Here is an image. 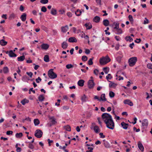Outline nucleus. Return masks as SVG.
Returning <instances> with one entry per match:
<instances>
[{"label": "nucleus", "instance_id": "nucleus-37", "mask_svg": "<svg viewBox=\"0 0 152 152\" xmlns=\"http://www.w3.org/2000/svg\"><path fill=\"white\" fill-rule=\"evenodd\" d=\"M23 134L22 133H17L15 134V137L17 138H20L23 136Z\"/></svg>", "mask_w": 152, "mask_h": 152}, {"label": "nucleus", "instance_id": "nucleus-54", "mask_svg": "<svg viewBox=\"0 0 152 152\" xmlns=\"http://www.w3.org/2000/svg\"><path fill=\"white\" fill-rule=\"evenodd\" d=\"M119 24L118 23H115V27L114 28L115 29H117L119 28Z\"/></svg>", "mask_w": 152, "mask_h": 152}, {"label": "nucleus", "instance_id": "nucleus-22", "mask_svg": "<svg viewBox=\"0 0 152 152\" xmlns=\"http://www.w3.org/2000/svg\"><path fill=\"white\" fill-rule=\"evenodd\" d=\"M103 141L104 142V146L107 148H110V146L109 143L107 141H106L105 140H103Z\"/></svg>", "mask_w": 152, "mask_h": 152}, {"label": "nucleus", "instance_id": "nucleus-46", "mask_svg": "<svg viewBox=\"0 0 152 152\" xmlns=\"http://www.w3.org/2000/svg\"><path fill=\"white\" fill-rule=\"evenodd\" d=\"M28 147L31 149H33L34 148V145L31 143V142H28Z\"/></svg>", "mask_w": 152, "mask_h": 152}, {"label": "nucleus", "instance_id": "nucleus-41", "mask_svg": "<svg viewBox=\"0 0 152 152\" xmlns=\"http://www.w3.org/2000/svg\"><path fill=\"white\" fill-rule=\"evenodd\" d=\"M64 128L66 130L70 131L71 130V127L69 125H67L64 126Z\"/></svg>", "mask_w": 152, "mask_h": 152}, {"label": "nucleus", "instance_id": "nucleus-26", "mask_svg": "<svg viewBox=\"0 0 152 152\" xmlns=\"http://www.w3.org/2000/svg\"><path fill=\"white\" fill-rule=\"evenodd\" d=\"M101 101H105L107 100V99L105 98V94H102L101 96Z\"/></svg>", "mask_w": 152, "mask_h": 152}, {"label": "nucleus", "instance_id": "nucleus-17", "mask_svg": "<svg viewBox=\"0 0 152 152\" xmlns=\"http://www.w3.org/2000/svg\"><path fill=\"white\" fill-rule=\"evenodd\" d=\"M26 13H23L20 16V19L23 21H25L26 19Z\"/></svg>", "mask_w": 152, "mask_h": 152}, {"label": "nucleus", "instance_id": "nucleus-8", "mask_svg": "<svg viewBox=\"0 0 152 152\" xmlns=\"http://www.w3.org/2000/svg\"><path fill=\"white\" fill-rule=\"evenodd\" d=\"M41 47L42 49L47 50L49 48V45L48 44L43 43L41 45Z\"/></svg>", "mask_w": 152, "mask_h": 152}, {"label": "nucleus", "instance_id": "nucleus-55", "mask_svg": "<svg viewBox=\"0 0 152 152\" xmlns=\"http://www.w3.org/2000/svg\"><path fill=\"white\" fill-rule=\"evenodd\" d=\"M130 101L129 99H126L124 101V103L125 104H128Z\"/></svg>", "mask_w": 152, "mask_h": 152}, {"label": "nucleus", "instance_id": "nucleus-59", "mask_svg": "<svg viewBox=\"0 0 152 152\" xmlns=\"http://www.w3.org/2000/svg\"><path fill=\"white\" fill-rule=\"evenodd\" d=\"M141 41V40L140 39H137L136 40H134V42L137 43H140Z\"/></svg>", "mask_w": 152, "mask_h": 152}, {"label": "nucleus", "instance_id": "nucleus-30", "mask_svg": "<svg viewBox=\"0 0 152 152\" xmlns=\"http://www.w3.org/2000/svg\"><path fill=\"white\" fill-rule=\"evenodd\" d=\"M51 13L53 15H55L57 14L56 10L53 8L51 11Z\"/></svg>", "mask_w": 152, "mask_h": 152}, {"label": "nucleus", "instance_id": "nucleus-62", "mask_svg": "<svg viewBox=\"0 0 152 152\" xmlns=\"http://www.w3.org/2000/svg\"><path fill=\"white\" fill-rule=\"evenodd\" d=\"M48 143L49 144V146H50L51 145L50 143H52L53 142V141L52 140H50V139H48Z\"/></svg>", "mask_w": 152, "mask_h": 152}, {"label": "nucleus", "instance_id": "nucleus-63", "mask_svg": "<svg viewBox=\"0 0 152 152\" xmlns=\"http://www.w3.org/2000/svg\"><path fill=\"white\" fill-rule=\"evenodd\" d=\"M137 118L136 117H135L134 119V122H132V123L133 124H136L137 123Z\"/></svg>", "mask_w": 152, "mask_h": 152}, {"label": "nucleus", "instance_id": "nucleus-15", "mask_svg": "<svg viewBox=\"0 0 152 152\" xmlns=\"http://www.w3.org/2000/svg\"><path fill=\"white\" fill-rule=\"evenodd\" d=\"M85 26L87 30L90 29L92 28V25L90 23H86Z\"/></svg>", "mask_w": 152, "mask_h": 152}, {"label": "nucleus", "instance_id": "nucleus-23", "mask_svg": "<svg viewBox=\"0 0 152 152\" xmlns=\"http://www.w3.org/2000/svg\"><path fill=\"white\" fill-rule=\"evenodd\" d=\"M103 24L105 26L109 25V22L107 19H104L103 21Z\"/></svg>", "mask_w": 152, "mask_h": 152}, {"label": "nucleus", "instance_id": "nucleus-33", "mask_svg": "<svg viewBox=\"0 0 152 152\" xmlns=\"http://www.w3.org/2000/svg\"><path fill=\"white\" fill-rule=\"evenodd\" d=\"M81 13H82L81 11L79 9L77 10V11H76L75 12V15L77 16H80L81 15Z\"/></svg>", "mask_w": 152, "mask_h": 152}, {"label": "nucleus", "instance_id": "nucleus-43", "mask_svg": "<svg viewBox=\"0 0 152 152\" xmlns=\"http://www.w3.org/2000/svg\"><path fill=\"white\" fill-rule=\"evenodd\" d=\"M115 93L112 91H110L109 93V96L110 98H113L115 96Z\"/></svg>", "mask_w": 152, "mask_h": 152}, {"label": "nucleus", "instance_id": "nucleus-25", "mask_svg": "<svg viewBox=\"0 0 152 152\" xmlns=\"http://www.w3.org/2000/svg\"><path fill=\"white\" fill-rule=\"evenodd\" d=\"M125 39L127 41H129V42H131L133 41V39L129 36H126Z\"/></svg>", "mask_w": 152, "mask_h": 152}, {"label": "nucleus", "instance_id": "nucleus-32", "mask_svg": "<svg viewBox=\"0 0 152 152\" xmlns=\"http://www.w3.org/2000/svg\"><path fill=\"white\" fill-rule=\"evenodd\" d=\"M99 130V127L97 126H95L94 128V130L96 133H98Z\"/></svg>", "mask_w": 152, "mask_h": 152}, {"label": "nucleus", "instance_id": "nucleus-58", "mask_svg": "<svg viewBox=\"0 0 152 152\" xmlns=\"http://www.w3.org/2000/svg\"><path fill=\"white\" fill-rule=\"evenodd\" d=\"M13 133V132L12 131H8L6 132V134L7 135L10 134H12Z\"/></svg>", "mask_w": 152, "mask_h": 152}, {"label": "nucleus", "instance_id": "nucleus-18", "mask_svg": "<svg viewBox=\"0 0 152 152\" xmlns=\"http://www.w3.org/2000/svg\"><path fill=\"white\" fill-rule=\"evenodd\" d=\"M68 45L67 43L65 41L63 42L61 44V47L64 49L66 48Z\"/></svg>", "mask_w": 152, "mask_h": 152}, {"label": "nucleus", "instance_id": "nucleus-3", "mask_svg": "<svg viewBox=\"0 0 152 152\" xmlns=\"http://www.w3.org/2000/svg\"><path fill=\"white\" fill-rule=\"evenodd\" d=\"M137 61V58L135 57H132L129 59V65L130 66H134Z\"/></svg>", "mask_w": 152, "mask_h": 152}, {"label": "nucleus", "instance_id": "nucleus-53", "mask_svg": "<svg viewBox=\"0 0 152 152\" xmlns=\"http://www.w3.org/2000/svg\"><path fill=\"white\" fill-rule=\"evenodd\" d=\"M26 74L28 75L29 76V77H31L32 76V75H33V73L32 72H26Z\"/></svg>", "mask_w": 152, "mask_h": 152}, {"label": "nucleus", "instance_id": "nucleus-50", "mask_svg": "<svg viewBox=\"0 0 152 152\" xmlns=\"http://www.w3.org/2000/svg\"><path fill=\"white\" fill-rule=\"evenodd\" d=\"M145 20L144 21L143 23L144 24L148 23H149V20L147 19L146 18H145Z\"/></svg>", "mask_w": 152, "mask_h": 152}, {"label": "nucleus", "instance_id": "nucleus-35", "mask_svg": "<svg viewBox=\"0 0 152 152\" xmlns=\"http://www.w3.org/2000/svg\"><path fill=\"white\" fill-rule=\"evenodd\" d=\"M9 71V69L7 66H5L3 68V71L4 73L6 74Z\"/></svg>", "mask_w": 152, "mask_h": 152}, {"label": "nucleus", "instance_id": "nucleus-7", "mask_svg": "<svg viewBox=\"0 0 152 152\" xmlns=\"http://www.w3.org/2000/svg\"><path fill=\"white\" fill-rule=\"evenodd\" d=\"M49 118L51 123V124H50V126H51L52 125L55 124L56 123L55 119L53 116L50 117H49Z\"/></svg>", "mask_w": 152, "mask_h": 152}, {"label": "nucleus", "instance_id": "nucleus-19", "mask_svg": "<svg viewBox=\"0 0 152 152\" xmlns=\"http://www.w3.org/2000/svg\"><path fill=\"white\" fill-rule=\"evenodd\" d=\"M88 99V98L85 94H83L81 97V100L83 102H86Z\"/></svg>", "mask_w": 152, "mask_h": 152}, {"label": "nucleus", "instance_id": "nucleus-40", "mask_svg": "<svg viewBox=\"0 0 152 152\" xmlns=\"http://www.w3.org/2000/svg\"><path fill=\"white\" fill-rule=\"evenodd\" d=\"M24 34H26L27 36L28 37L31 36L32 35V33L28 31H26Z\"/></svg>", "mask_w": 152, "mask_h": 152}, {"label": "nucleus", "instance_id": "nucleus-38", "mask_svg": "<svg viewBox=\"0 0 152 152\" xmlns=\"http://www.w3.org/2000/svg\"><path fill=\"white\" fill-rule=\"evenodd\" d=\"M128 18L129 20L132 23H133L134 20L132 16L131 15H129L128 16Z\"/></svg>", "mask_w": 152, "mask_h": 152}, {"label": "nucleus", "instance_id": "nucleus-31", "mask_svg": "<svg viewBox=\"0 0 152 152\" xmlns=\"http://www.w3.org/2000/svg\"><path fill=\"white\" fill-rule=\"evenodd\" d=\"M44 61L47 62H48L49 61V56L47 55L45 56L44 58Z\"/></svg>", "mask_w": 152, "mask_h": 152}, {"label": "nucleus", "instance_id": "nucleus-49", "mask_svg": "<svg viewBox=\"0 0 152 152\" xmlns=\"http://www.w3.org/2000/svg\"><path fill=\"white\" fill-rule=\"evenodd\" d=\"M73 66L71 64H68L66 66V68L68 69H69L71 68H72Z\"/></svg>", "mask_w": 152, "mask_h": 152}, {"label": "nucleus", "instance_id": "nucleus-5", "mask_svg": "<svg viewBox=\"0 0 152 152\" xmlns=\"http://www.w3.org/2000/svg\"><path fill=\"white\" fill-rule=\"evenodd\" d=\"M42 134L43 132L41 130L37 129L35 132L34 135L37 138H40L42 137Z\"/></svg>", "mask_w": 152, "mask_h": 152}, {"label": "nucleus", "instance_id": "nucleus-1", "mask_svg": "<svg viewBox=\"0 0 152 152\" xmlns=\"http://www.w3.org/2000/svg\"><path fill=\"white\" fill-rule=\"evenodd\" d=\"M102 118L107 128L112 130L114 129L115 124L110 115L104 113L102 115Z\"/></svg>", "mask_w": 152, "mask_h": 152}, {"label": "nucleus", "instance_id": "nucleus-48", "mask_svg": "<svg viewBox=\"0 0 152 152\" xmlns=\"http://www.w3.org/2000/svg\"><path fill=\"white\" fill-rule=\"evenodd\" d=\"M48 2V0H41L40 1L41 3L43 4H46Z\"/></svg>", "mask_w": 152, "mask_h": 152}, {"label": "nucleus", "instance_id": "nucleus-21", "mask_svg": "<svg viewBox=\"0 0 152 152\" xmlns=\"http://www.w3.org/2000/svg\"><path fill=\"white\" fill-rule=\"evenodd\" d=\"M110 82L109 84V87L110 88H115L117 86V84L112 81H109Z\"/></svg>", "mask_w": 152, "mask_h": 152}, {"label": "nucleus", "instance_id": "nucleus-13", "mask_svg": "<svg viewBox=\"0 0 152 152\" xmlns=\"http://www.w3.org/2000/svg\"><path fill=\"white\" fill-rule=\"evenodd\" d=\"M68 28V26L67 25L64 26L62 27L61 28V31L64 33H65L67 31Z\"/></svg>", "mask_w": 152, "mask_h": 152}, {"label": "nucleus", "instance_id": "nucleus-57", "mask_svg": "<svg viewBox=\"0 0 152 152\" xmlns=\"http://www.w3.org/2000/svg\"><path fill=\"white\" fill-rule=\"evenodd\" d=\"M98 72L99 70L97 69H95L94 71V74L96 75H98Z\"/></svg>", "mask_w": 152, "mask_h": 152}, {"label": "nucleus", "instance_id": "nucleus-45", "mask_svg": "<svg viewBox=\"0 0 152 152\" xmlns=\"http://www.w3.org/2000/svg\"><path fill=\"white\" fill-rule=\"evenodd\" d=\"M27 79H28V76L26 75H24L22 77V80L23 82H26Z\"/></svg>", "mask_w": 152, "mask_h": 152}, {"label": "nucleus", "instance_id": "nucleus-24", "mask_svg": "<svg viewBox=\"0 0 152 152\" xmlns=\"http://www.w3.org/2000/svg\"><path fill=\"white\" fill-rule=\"evenodd\" d=\"M7 42L5 41L3 39H1L0 40V44L2 46L6 45L7 44Z\"/></svg>", "mask_w": 152, "mask_h": 152}, {"label": "nucleus", "instance_id": "nucleus-61", "mask_svg": "<svg viewBox=\"0 0 152 152\" xmlns=\"http://www.w3.org/2000/svg\"><path fill=\"white\" fill-rule=\"evenodd\" d=\"M90 52V51L88 49H86L85 53L87 54H89Z\"/></svg>", "mask_w": 152, "mask_h": 152}, {"label": "nucleus", "instance_id": "nucleus-36", "mask_svg": "<svg viewBox=\"0 0 152 152\" xmlns=\"http://www.w3.org/2000/svg\"><path fill=\"white\" fill-rule=\"evenodd\" d=\"M34 122L35 126H37L39 124V121L38 119H35Z\"/></svg>", "mask_w": 152, "mask_h": 152}, {"label": "nucleus", "instance_id": "nucleus-60", "mask_svg": "<svg viewBox=\"0 0 152 152\" xmlns=\"http://www.w3.org/2000/svg\"><path fill=\"white\" fill-rule=\"evenodd\" d=\"M98 123L100 126L102 125V122L100 121V117H98L97 118Z\"/></svg>", "mask_w": 152, "mask_h": 152}, {"label": "nucleus", "instance_id": "nucleus-64", "mask_svg": "<svg viewBox=\"0 0 152 152\" xmlns=\"http://www.w3.org/2000/svg\"><path fill=\"white\" fill-rule=\"evenodd\" d=\"M24 7L23 6V5H21L20 6V10L22 12L24 10Z\"/></svg>", "mask_w": 152, "mask_h": 152}, {"label": "nucleus", "instance_id": "nucleus-4", "mask_svg": "<svg viewBox=\"0 0 152 152\" xmlns=\"http://www.w3.org/2000/svg\"><path fill=\"white\" fill-rule=\"evenodd\" d=\"M53 69H50L48 72V75L49 77L51 79H55L57 77V74L53 72Z\"/></svg>", "mask_w": 152, "mask_h": 152}, {"label": "nucleus", "instance_id": "nucleus-11", "mask_svg": "<svg viewBox=\"0 0 152 152\" xmlns=\"http://www.w3.org/2000/svg\"><path fill=\"white\" fill-rule=\"evenodd\" d=\"M9 56L10 57H16L17 56V55L13 52V50H10L9 51Z\"/></svg>", "mask_w": 152, "mask_h": 152}, {"label": "nucleus", "instance_id": "nucleus-52", "mask_svg": "<svg viewBox=\"0 0 152 152\" xmlns=\"http://www.w3.org/2000/svg\"><path fill=\"white\" fill-rule=\"evenodd\" d=\"M147 67L148 68L152 69V64H148L147 65Z\"/></svg>", "mask_w": 152, "mask_h": 152}, {"label": "nucleus", "instance_id": "nucleus-29", "mask_svg": "<svg viewBox=\"0 0 152 152\" xmlns=\"http://www.w3.org/2000/svg\"><path fill=\"white\" fill-rule=\"evenodd\" d=\"M25 59V56L23 55L18 58L17 59L18 61H23Z\"/></svg>", "mask_w": 152, "mask_h": 152}, {"label": "nucleus", "instance_id": "nucleus-56", "mask_svg": "<svg viewBox=\"0 0 152 152\" xmlns=\"http://www.w3.org/2000/svg\"><path fill=\"white\" fill-rule=\"evenodd\" d=\"M39 80L40 81H41L42 80V79L39 77L37 78L36 79V82L37 83H39L40 82L39 81Z\"/></svg>", "mask_w": 152, "mask_h": 152}, {"label": "nucleus", "instance_id": "nucleus-16", "mask_svg": "<svg viewBox=\"0 0 152 152\" xmlns=\"http://www.w3.org/2000/svg\"><path fill=\"white\" fill-rule=\"evenodd\" d=\"M121 125L123 128L125 129H127L129 125L128 124H126L124 122H122L121 124Z\"/></svg>", "mask_w": 152, "mask_h": 152}, {"label": "nucleus", "instance_id": "nucleus-6", "mask_svg": "<svg viewBox=\"0 0 152 152\" xmlns=\"http://www.w3.org/2000/svg\"><path fill=\"white\" fill-rule=\"evenodd\" d=\"M88 88L90 89H93L95 85V83L94 82V80H88Z\"/></svg>", "mask_w": 152, "mask_h": 152}, {"label": "nucleus", "instance_id": "nucleus-27", "mask_svg": "<svg viewBox=\"0 0 152 152\" xmlns=\"http://www.w3.org/2000/svg\"><path fill=\"white\" fill-rule=\"evenodd\" d=\"M38 100L42 102L45 99V97H44L43 95L41 94L38 97Z\"/></svg>", "mask_w": 152, "mask_h": 152}, {"label": "nucleus", "instance_id": "nucleus-34", "mask_svg": "<svg viewBox=\"0 0 152 152\" xmlns=\"http://www.w3.org/2000/svg\"><path fill=\"white\" fill-rule=\"evenodd\" d=\"M103 70L105 74H107L109 71V68L108 67H104L103 68Z\"/></svg>", "mask_w": 152, "mask_h": 152}, {"label": "nucleus", "instance_id": "nucleus-20", "mask_svg": "<svg viewBox=\"0 0 152 152\" xmlns=\"http://www.w3.org/2000/svg\"><path fill=\"white\" fill-rule=\"evenodd\" d=\"M100 20V18L98 16H96L93 19V21L96 23H99Z\"/></svg>", "mask_w": 152, "mask_h": 152}, {"label": "nucleus", "instance_id": "nucleus-44", "mask_svg": "<svg viewBox=\"0 0 152 152\" xmlns=\"http://www.w3.org/2000/svg\"><path fill=\"white\" fill-rule=\"evenodd\" d=\"M117 32L116 33V34H121L122 33V31L120 28H118L117 29Z\"/></svg>", "mask_w": 152, "mask_h": 152}, {"label": "nucleus", "instance_id": "nucleus-10", "mask_svg": "<svg viewBox=\"0 0 152 152\" xmlns=\"http://www.w3.org/2000/svg\"><path fill=\"white\" fill-rule=\"evenodd\" d=\"M142 125L143 126H145L147 127L148 125V120L147 119H144L142 120Z\"/></svg>", "mask_w": 152, "mask_h": 152}, {"label": "nucleus", "instance_id": "nucleus-28", "mask_svg": "<svg viewBox=\"0 0 152 152\" xmlns=\"http://www.w3.org/2000/svg\"><path fill=\"white\" fill-rule=\"evenodd\" d=\"M29 102V100L26 99H24L21 101V103L23 105H24L26 103H28Z\"/></svg>", "mask_w": 152, "mask_h": 152}, {"label": "nucleus", "instance_id": "nucleus-12", "mask_svg": "<svg viewBox=\"0 0 152 152\" xmlns=\"http://www.w3.org/2000/svg\"><path fill=\"white\" fill-rule=\"evenodd\" d=\"M68 41L70 42H77L76 39L74 37H70L68 39Z\"/></svg>", "mask_w": 152, "mask_h": 152}, {"label": "nucleus", "instance_id": "nucleus-9", "mask_svg": "<svg viewBox=\"0 0 152 152\" xmlns=\"http://www.w3.org/2000/svg\"><path fill=\"white\" fill-rule=\"evenodd\" d=\"M137 145L139 148L140 151H144V148L141 142H138Z\"/></svg>", "mask_w": 152, "mask_h": 152}, {"label": "nucleus", "instance_id": "nucleus-2", "mask_svg": "<svg viewBox=\"0 0 152 152\" xmlns=\"http://www.w3.org/2000/svg\"><path fill=\"white\" fill-rule=\"evenodd\" d=\"M110 61V59L108 56H106L105 57H102L99 60V62L101 65H104L107 64Z\"/></svg>", "mask_w": 152, "mask_h": 152}, {"label": "nucleus", "instance_id": "nucleus-42", "mask_svg": "<svg viewBox=\"0 0 152 152\" xmlns=\"http://www.w3.org/2000/svg\"><path fill=\"white\" fill-rule=\"evenodd\" d=\"M112 76L111 75V74H108L107 76L106 77V78L107 79V80L109 81L108 80L109 79H111V78H112Z\"/></svg>", "mask_w": 152, "mask_h": 152}, {"label": "nucleus", "instance_id": "nucleus-51", "mask_svg": "<svg viewBox=\"0 0 152 152\" xmlns=\"http://www.w3.org/2000/svg\"><path fill=\"white\" fill-rule=\"evenodd\" d=\"M41 10L43 12H45L47 11V8L45 6H43L41 9Z\"/></svg>", "mask_w": 152, "mask_h": 152}, {"label": "nucleus", "instance_id": "nucleus-39", "mask_svg": "<svg viewBox=\"0 0 152 152\" xmlns=\"http://www.w3.org/2000/svg\"><path fill=\"white\" fill-rule=\"evenodd\" d=\"M94 58L93 57L90 58L88 61V64L89 65H91L93 64V60Z\"/></svg>", "mask_w": 152, "mask_h": 152}, {"label": "nucleus", "instance_id": "nucleus-47", "mask_svg": "<svg viewBox=\"0 0 152 152\" xmlns=\"http://www.w3.org/2000/svg\"><path fill=\"white\" fill-rule=\"evenodd\" d=\"M88 59L87 57L86 56H82V60L83 61H86Z\"/></svg>", "mask_w": 152, "mask_h": 152}, {"label": "nucleus", "instance_id": "nucleus-14", "mask_svg": "<svg viewBox=\"0 0 152 152\" xmlns=\"http://www.w3.org/2000/svg\"><path fill=\"white\" fill-rule=\"evenodd\" d=\"M84 82L85 81L84 80L82 79L78 81L77 84L79 86L82 87L84 85Z\"/></svg>", "mask_w": 152, "mask_h": 152}]
</instances>
